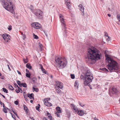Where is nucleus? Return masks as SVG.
I'll return each instance as SVG.
<instances>
[{"label": "nucleus", "mask_w": 120, "mask_h": 120, "mask_svg": "<svg viewBox=\"0 0 120 120\" xmlns=\"http://www.w3.org/2000/svg\"><path fill=\"white\" fill-rule=\"evenodd\" d=\"M44 104L46 105L50 106H51L52 105V104L50 102H48L47 100L45 101L44 102Z\"/></svg>", "instance_id": "f3484780"}, {"label": "nucleus", "mask_w": 120, "mask_h": 120, "mask_svg": "<svg viewBox=\"0 0 120 120\" xmlns=\"http://www.w3.org/2000/svg\"><path fill=\"white\" fill-rule=\"evenodd\" d=\"M17 72L18 73V74L21 75V73L18 70L17 71Z\"/></svg>", "instance_id": "6e6d98bb"}, {"label": "nucleus", "mask_w": 120, "mask_h": 120, "mask_svg": "<svg viewBox=\"0 0 120 120\" xmlns=\"http://www.w3.org/2000/svg\"><path fill=\"white\" fill-rule=\"evenodd\" d=\"M108 62L106 67L111 72H116L118 73H120L119 66L117 62L110 57H108L106 59Z\"/></svg>", "instance_id": "f257e3e1"}, {"label": "nucleus", "mask_w": 120, "mask_h": 120, "mask_svg": "<svg viewBox=\"0 0 120 120\" xmlns=\"http://www.w3.org/2000/svg\"><path fill=\"white\" fill-rule=\"evenodd\" d=\"M94 120H98V119L97 118H96L95 117L94 118Z\"/></svg>", "instance_id": "774afa93"}, {"label": "nucleus", "mask_w": 120, "mask_h": 120, "mask_svg": "<svg viewBox=\"0 0 120 120\" xmlns=\"http://www.w3.org/2000/svg\"><path fill=\"white\" fill-rule=\"evenodd\" d=\"M22 34V36H23V38H23V40L25 39V36H26L24 34Z\"/></svg>", "instance_id": "603ef678"}, {"label": "nucleus", "mask_w": 120, "mask_h": 120, "mask_svg": "<svg viewBox=\"0 0 120 120\" xmlns=\"http://www.w3.org/2000/svg\"><path fill=\"white\" fill-rule=\"evenodd\" d=\"M33 13L39 19H42L43 13L41 10L39 9L35 10Z\"/></svg>", "instance_id": "423d86ee"}, {"label": "nucleus", "mask_w": 120, "mask_h": 120, "mask_svg": "<svg viewBox=\"0 0 120 120\" xmlns=\"http://www.w3.org/2000/svg\"><path fill=\"white\" fill-rule=\"evenodd\" d=\"M36 79L34 78H33L32 79V81L34 83H35V80Z\"/></svg>", "instance_id": "c03bdc74"}, {"label": "nucleus", "mask_w": 120, "mask_h": 120, "mask_svg": "<svg viewBox=\"0 0 120 120\" xmlns=\"http://www.w3.org/2000/svg\"><path fill=\"white\" fill-rule=\"evenodd\" d=\"M19 90H20L21 91V93H22V90L21 89V88H20V89H19Z\"/></svg>", "instance_id": "e2e57ef3"}, {"label": "nucleus", "mask_w": 120, "mask_h": 120, "mask_svg": "<svg viewBox=\"0 0 120 120\" xmlns=\"http://www.w3.org/2000/svg\"><path fill=\"white\" fill-rule=\"evenodd\" d=\"M55 62L56 67L60 69L64 68L67 64L66 60H65L61 57H56Z\"/></svg>", "instance_id": "7ed1b4c3"}, {"label": "nucleus", "mask_w": 120, "mask_h": 120, "mask_svg": "<svg viewBox=\"0 0 120 120\" xmlns=\"http://www.w3.org/2000/svg\"><path fill=\"white\" fill-rule=\"evenodd\" d=\"M1 1L3 7L6 10L13 14L14 13L13 6L11 2H5L4 0H1Z\"/></svg>", "instance_id": "20e7f679"}, {"label": "nucleus", "mask_w": 120, "mask_h": 120, "mask_svg": "<svg viewBox=\"0 0 120 120\" xmlns=\"http://www.w3.org/2000/svg\"><path fill=\"white\" fill-rule=\"evenodd\" d=\"M55 113L56 115L58 117H60V115L59 113H58V112H56Z\"/></svg>", "instance_id": "f704fd0d"}, {"label": "nucleus", "mask_w": 120, "mask_h": 120, "mask_svg": "<svg viewBox=\"0 0 120 120\" xmlns=\"http://www.w3.org/2000/svg\"><path fill=\"white\" fill-rule=\"evenodd\" d=\"M90 47V63L93 64L101 59V55L96 48L93 46Z\"/></svg>", "instance_id": "f03ea898"}, {"label": "nucleus", "mask_w": 120, "mask_h": 120, "mask_svg": "<svg viewBox=\"0 0 120 120\" xmlns=\"http://www.w3.org/2000/svg\"><path fill=\"white\" fill-rule=\"evenodd\" d=\"M74 110H75L76 111H78V109L77 108H76L75 107L73 109Z\"/></svg>", "instance_id": "de8ad7c7"}, {"label": "nucleus", "mask_w": 120, "mask_h": 120, "mask_svg": "<svg viewBox=\"0 0 120 120\" xmlns=\"http://www.w3.org/2000/svg\"><path fill=\"white\" fill-rule=\"evenodd\" d=\"M60 18L61 22L62 23V25L63 26L64 28L65 29H65H66V27L65 26H66L65 22L63 18V17L61 14L60 15Z\"/></svg>", "instance_id": "0eeeda50"}, {"label": "nucleus", "mask_w": 120, "mask_h": 120, "mask_svg": "<svg viewBox=\"0 0 120 120\" xmlns=\"http://www.w3.org/2000/svg\"><path fill=\"white\" fill-rule=\"evenodd\" d=\"M8 87L11 90H14V88L11 85H9Z\"/></svg>", "instance_id": "cd10ccee"}, {"label": "nucleus", "mask_w": 120, "mask_h": 120, "mask_svg": "<svg viewBox=\"0 0 120 120\" xmlns=\"http://www.w3.org/2000/svg\"><path fill=\"white\" fill-rule=\"evenodd\" d=\"M19 89H16L15 90V91L17 93H19L20 92Z\"/></svg>", "instance_id": "ea45409f"}, {"label": "nucleus", "mask_w": 120, "mask_h": 120, "mask_svg": "<svg viewBox=\"0 0 120 120\" xmlns=\"http://www.w3.org/2000/svg\"><path fill=\"white\" fill-rule=\"evenodd\" d=\"M93 79V76H90V82H91V80H92Z\"/></svg>", "instance_id": "4d7b16f0"}, {"label": "nucleus", "mask_w": 120, "mask_h": 120, "mask_svg": "<svg viewBox=\"0 0 120 120\" xmlns=\"http://www.w3.org/2000/svg\"><path fill=\"white\" fill-rule=\"evenodd\" d=\"M56 91L57 93H59L60 92L61 90L59 88H57L56 89Z\"/></svg>", "instance_id": "bb28decb"}, {"label": "nucleus", "mask_w": 120, "mask_h": 120, "mask_svg": "<svg viewBox=\"0 0 120 120\" xmlns=\"http://www.w3.org/2000/svg\"><path fill=\"white\" fill-rule=\"evenodd\" d=\"M12 28V26H9L8 28V29L9 30H10Z\"/></svg>", "instance_id": "58836bf2"}, {"label": "nucleus", "mask_w": 120, "mask_h": 120, "mask_svg": "<svg viewBox=\"0 0 120 120\" xmlns=\"http://www.w3.org/2000/svg\"><path fill=\"white\" fill-rule=\"evenodd\" d=\"M117 90L116 88L114 87H113L111 91L109 92V94L111 96H112V95L111 94V93H112V94H115V93L117 92Z\"/></svg>", "instance_id": "f8f14e48"}, {"label": "nucleus", "mask_w": 120, "mask_h": 120, "mask_svg": "<svg viewBox=\"0 0 120 120\" xmlns=\"http://www.w3.org/2000/svg\"><path fill=\"white\" fill-rule=\"evenodd\" d=\"M79 84L77 81H76L75 83V86L78 89V88Z\"/></svg>", "instance_id": "412c9836"}, {"label": "nucleus", "mask_w": 120, "mask_h": 120, "mask_svg": "<svg viewBox=\"0 0 120 120\" xmlns=\"http://www.w3.org/2000/svg\"><path fill=\"white\" fill-rule=\"evenodd\" d=\"M23 60L25 63H26L27 62V60L25 59H23Z\"/></svg>", "instance_id": "49530a36"}, {"label": "nucleus", "mask_w": 120, "mask_h": 120, "mask_svg": "<svg viewBox=\"0 0 120 120\" xmlns=\"http://www.w3.org/2000/svg\"><path fill=\"white\" fill-rule=\"evenodd\" d=\"M39 65L43 73H44L45 74H47L48 73L45 69L43 68L41 64H39Z\"/></svg>", "instance_id": "4468645a"}, {"label": "nucleus", "mask_w": 120, "mask_h": 120, "mask_svg": "<svg viewBox=\"0 0 120 120\" xmlns=\"http://www.w3.org/2000/svg\"><path fill=\"white\" fill-rule=\"evenodd\" d=\"M20 81H19L18 80L17 81V83L18 84V85H20V84H21V83H20Z\"/></svg>", "instance_id": "8fccbe9b"}, {"label": "nucleus", "mask_w": 120, "mask_h": 120, "mask_svg": "<svg viewBox=\"0 0 120 120\" xmlns=\"http://www.w3.org/2000/svg\"><path fill=\"white\" fill-rule=\"evenodd\" d=\"M108 15L109 17H110L111 16V15L110 14H108Z\"/></svg>", "instance_id": "0e129e2a"}, {"label": "nucleus", "mask_w": 120, "mask_h": 120, "mask_svg": "<svg viewBox=\"0 0 120 120\" xmlns=\"http://www.w3.org/2000/svg\"><path fill=\"white\" fill-rule=\"evenodd\" d=\"M3 109V111L5 113H6L7 112V109H8L6 108V107L5 108V107Z\"/></svg>", "instance_id": "393cba45"}, {"label": "nucleus", "mask_w": 120, "mask_h": 120, "mask_svg": "<svg viewBox=\"0 0 120 120\" xmlns=\"http://www.w3.org/2000/svg\"><path fill=\"white\" fill-rule=\"evenodd\" d=\"M116 17L119 21L120 22V15L119 14L117 15Z\"/></svg>", "instance_id": "c756f323"}, {"label": "nucleus", "mask_w": 120, "mask_h": 120, "mask_svg": "<svg viewBox=\"0 0 120 120\" xmlns=\"http://www.w3.org/2000/svg\"><path fill=\"white\" fill-rule=\"evenodd\" d=\"M103 70L105 71L106 72H109V71L108 70L105 68H103L102 69Z\"/></svg>", "instance_id": "7c9ffc66"}, {"label": "nucleus", "mask_w": 120, "mask_h": 120, "mask_svg": "<svg viewBox=\"0 0 120 120\" xmlns=\"http://www.w3.org/2000/svg\"><path fill=\"white\" fill-rule=\"evenodd\" d=\"M33 88L34 90L36 92H38V89L37 88H35L34 87H33Z\"/></svg>", "instance_id": "c9c22d12"}, {"label": "nucleus", "mask_w": 120, "mask_h": 120, "mask_svg": "<svg viewBox=\"0 0 120 120\" xmlns=\"http://www.w3.org/2000/svg\"><path fill=\"white\" fill-rule=\"evenodd\" d=\"M34 95L33 93H31L30 94H27V96L31 99H34Z\"/></svg>", "instance_id": "dca6fc26"}, {"label": "nucleus", "mask_w": 120, "mask_h": 120, "mask_svg": "<svg viewBox=\"0 0 120 120\" xmlns=\"http://www.w3.org/2000/svg\"><path fill=\"white\" fill-rule=\"evenodd\" d=\"M10 39V37L9 35H7V37H6V40H8L9 42V40Z\"/></svg>", "instance_id": "72a5a7b5"}, {"label": "nucleus", "mask_w": 120, "mask_h": 120, "mask_svg": "<svg viewBox=\"0 0 120 120\" xmlns=\"http://www.w3.org/2000/svg\"><path fill=\"white\" fill-rule=\"evenodd\" d=\"M30 118L31 119V120H34V119L33 117H30Z\"/></svg>", "instance_id": "680f3d73"}, {"label": "nucleus", "mask_w": 120, "mask_h": 120, "mask_svg": "<svg viewBox=\"0 0 120 120\" xmlns=\"http://www.w3.org/2000/svg\"><path fill=\"white\" fill-rule=\"evenodd\" d=\"M79 105L80 106H81L82 107H83V106H84V104H82L80 102H79Z\"/></svg>", "instance_id": "a19ab883"}, {"label": "nucleus", "mask_w": 120, "mask_h": 120, "mask_svg": "<svg viewBox=\"0 0 120 120\" xmlns=\"http://www.w3.org/2000/svg\"><path fill=\"white\" fill-rule=\"evenodd\" d=\"M56 84L57 87L61 89H62L63 87L62 83L60 82L56 81Z\"/></svg>", "instance_id": "9d476101"}, {"label": "nucleus", "mask_w": 120, "mask_h": 120, "mask_svg": "<svg viewBox=\"0 0 120 120\" xmlns=\"http://www.w3.org/2000/svg\"><path fill=\"white\" fill-rule=\"evenodd\" d=\"M11 115L12 117L14 119V117H15V116H14V115L12 113H11Z\"/></svg>", "instance_id": "5fc2aeb1"}, {"label": "nucleus", "mask_w": 120, "mask_h": 120, "mask_svg": "<svg viewBox=\"0 0 120 120\" xmlns=\"http://www.w3.org/2000/svg\"><path fill=\"white\" fill-rule=\"evenodd\" d=\"M79 7L80 8V11H81L82 15V16L84 15V8L83 6L81 4H80L79 6Z\"/></svg>", "instance_id": "9b49d317"}, {"label": "nucleus", "mask_w": 120, "mask_h": 120, "mask_svg": "<svg viewBox=\"0 0 120 120\" xmlns=\"http://www.w3.org/2000/svg\"><path fill=\"white\" fill-rule=\"evenodd\" d=\"M88 50V53H87V56L85 57V59L87 63L89 64V59H90V48H89Z\"/></svg>", "instance_id": "1a4fd4ad"}, {"label": "nucleus", "mask_w": 120, "mask_h": 120, "mask_svg": "<svg viewBox=\"0 0 120 120\" xmlns=\"http://www.w3.org/2000/svg\"><path fill=\"white\" fill-rule=\"evenodd\" d=\"M23 106L24 109L25 111V112L26 113H27L28 110V108L25 105H24Z\"/></svg>", "instance_id": "4be33fe9"}, {"label": "nucleus", "mask_w": 120, "mask_h": 120, "mask_svg": "<svg viewBox=\"0 0 120 120\" xmlns=\"http://www.w3.org/2000/svg\"><path fill=\"white\" fill-rule=\"evenodd\" d=\"M80 77L81 79L85 80L84 81V84L85 86H88L90 87V73L89 72L87 71L84 76L82 75H81Z\"/></svg>", "instance_id": "39448f33"}, {"label": "nucleus", "mask_w": 120, "mask_h": 120, "mask_svg": "<svg viewBox=\"0 0 120 120\" xmlns=\"http://www.w3.org/2000/svg\"><path fill=\"white\" fill-rule=\"evenodd\" d=\"M108 38L107 39V40L108 41H109L111 40V38L108 36Z\"/></svg>", "instance_id": "a18cd8bd"}, {"label": "nucleus", "mask_w": 120, "mask_h": 120, "mask_svg": "<svg viewBox=\"0 0 120 120\" xmlns=\"http://www.w3.org/2000/svg\"><path fill=\"white\" fill-rule=\"evenodd\" d=\"M49 115H48L49 118L50 119V120H52V116L49 113Z\"/></svg>", "instance_id": "4c0bfd02"}, {"label": "nucleus", "mask_w": 120, "mask_h": 120, "mask_svg": "<svg viewBox=\"0 0 120 120\" xmlns=\"http://www.w3.org/2000/svg\"><path fill=\"white\" fill-rule=\"evenodd\" d=\"M71 78L73 79H74L75 78V76L74 74H71Z\"/></svg>", "instance_id": "e433bc0d"}, {"label": "nucleus", "mask_w": 120, "mask_h": 120, "mask_svg": "<svg viewBox=\"0 0 120 120\" xmlns=\"http://www.w3.org/2000/svg\"><path fill=\"white\" fill-rule=\"evenodd\" d=\"M26 76L28 78H30V74L27 73H26Z\"/></svg>", "instance_id": "473e14b6"}, {"label": "nucleus", "mask_w": 120, "mask_h": 120, "mask_svg": "<svg viewBox=\"0 0 120 120\" xmlns=\"http://www.w3.org/2000/svg\"><path fill=\"white\" fill-rule=\"evenodd\" d=\"M2 90L4 92L6 93H8V90L7 89L4 88H2Z\"/></svg>", "instance_id": "a878e982"}, {"label": "nucleus", "mask_w": 120, "mask_h": 120, "mask_svg": "<svg viewBox=\"0 0 120 120\" xmlns=\"http://www.w3.org/2000/svg\"><path fill=\"white\" fill-rule=\"evenodd\" d=\"M30 102L31 103H33V100H31L30 101Z\"/></svg>", "instance_id": "69168bd1"}, {"label": "nucleus", "mask_w": 120, "mask_h": 120, "mask_svg": "<svg viewBox=\"0 0 120 120\" xmlns=\"http://www.w3.org/2000/svg\"><path fill=\"white\" fill-rule=\"evenodd\" d=\"M26 71L27 72H29V70L27 69H26Z\"/></svg>", "instance_id": "052dcab7"}, {"label": "nucleus", "mask_w": 120, "mask_h": 120, "mask_svg": "<svg viewBox=\"0 0 120 120\" xmlns=\"http://www.w3.org/2000/svg\"><path fill=\"white\" fill-rule=\"evenodd\" d=\"M56 109L57 112L58 113H60L61 112V110L60 109V107L58 106L56 108Z\"/></svg>", "instance_id": "6ab92c4d"}, {"label": "nucleus", "mask_w": 120, "mask_h": 120, "mask_svg": "<svg viewBox=\"0 0 120 120\" xmlns=\"http://www.w3.org/2000/svg\"><path fill=\"white\" fill-rule=\"evenodd\" d=\"M33 37L34 38H35L36 39H37L38 38V37L37 35H35L34 34H33Z\"/></svg>", "instance_id": "2f4dec72"}, {"label": "nucleus", "mask_w": 120, "mask_h": 120, "mask_svg": "<svg viewBox=\"0 0 120 120\" xmlns=\"http://www.w3.org/2000/svg\"><path fill=\"white\" fill-rule=\"evenodd\" d=\"M65 4H67L66 5L67 6V8L69 9L71 8V6L69 5L70 1L69 0H65Z\"/></svg>", "instance_id": "ddd939ff"}, {"label": "nucleus", "mask_w": 120, "mask_h": 120, "mask_svg": "<svg viewBox=\"0 0 120 120\" xmlns=\"http://www.w3.org/2000/svg\"><path fill=\"white\" fill-rule=\"evenodd\" d=\"M105 36L108 37V34L106 32H105Z\"/></svg>", "instance_id": "37998d69"}, {"label": "nucleus", "mask_w": 120, "mask_h": 120, "mask_svg": "<svg viewBox=\"0 0 120 120\" xmlns=\"http://www.w3.org/2000/svg\"><path fill=\"white\" fill-rule=\"evenodd\" d=\"M13 112L16 116H17V114L14 111L12 110Z\"/></svg>", "instance_id": "864d4df0"}, {"label": "nucleus", "mask_w": 120, "mask_h": 120, "mask_svg": "<svg viewBox=\"0 0 120 120\" xmlns=\"http://www.w3.org/2000/svg\"><path fill=\"white\" fill-rule=\"evenodd\" d=\"M40 107L39 106H37L36 107V110L38 111H39V108Z\"/></svg>", "instance_id": "09e8293b"}, {"label": "nucleus", "mask_w": 120, "mask_h": 120, "mask_svg": "<svg viewBox=\"0 0 120 120\" xmlns=\"http://www.w3.org/2000/svg\"><path fill=\"white\" fill-rule=\"evenodd\" d=\"M19 86L20 87H21L22 86V85L21 84H21H20V85H19Z\"/></svg>", "instance_id": "338daca9"}, {"label": "nucleus", "mask_w": 120, "mask_h": 120, "mask_svg": "<svg viewBox=\"0 0 120 120\" xmlns=\"http://www.w3.org/2000/svg\"><path fill=\"white\" fill-rule=\"evenodd\" d=\"M7 66H8V68L9 70L10 71L11 70V69H10V67H9V65H7Z\"/></svg>", "instance_id": "bf43d9fd"}, {"label": "nucleus", "mask_w": 120, "mask_h": 120, "mask_svg": "<svg viewBox=\"0 0 120 120\" xmlns=\"http://www.w3.org/2000/svg\"><path fill=\"white\" fill-rule=\"evenodd\" d=\"M71 107H72V108H73V109L75 107V105L73 104H71Z\"/></svg>", "instance_id": "79ce46f5"}, {"label": "nucleus", "mask_w": 120, "mask_h": 120, "mask_svg": "<svg viewBox=\"0 0 120 120\" xmlns=\"http://www.w3.org/2000/svg\"><path fill=\"white\" fill-rule=\"evenodd\" d=\"M43 120H48L45 117H44L43 118Z\"/></svg>", "instance_id": "13d9d810"}, {"label": "nucleus", "mask_w": 120, "mask_h": 120, "mask_svg": "<svg viewBox=\"0 0 120 120\" xmlns=\"http://www.w3.org/2000/svg\"><path fill=\"white\" fill-rule=\"evenodd\" d=\"M7 35H9L7 34H4L2 35V38L6 41L7 42H8V40H6V37Z\"/></svg>", "instance_id": "2eb2a0df"}, {"label": "nucleus", "mask_w": 120, "mask_h": 120, "mask_svg": "<svg viewBox=\"0 0 120 120\" xmlns=\"http://www.w3.org/2000/svg\"><path fill=\"white\" fill-rule=\"evenodd\" d=\"M38 45L40 50L41 51L42 48L43 47V45L39 42L38 43Z\"/></svg>", "instance_id": "aec40b11"}, {"label": "nucleus", "mask_w": 120, "mask_h": 120, "mask_svg": "<svg viewBox=\"0 0 120 120\" xmlns=\"http://www.w3.org/2000/svg\"><path fill=\"white\" fill-rule=\"evenodd\" d=\"M31 25L32 27L36 29H39L41 27V25L37 22H34Z\"/></svg>", "instance_id": "6e6552de"}, {"label": "nucleus", "mask_w": 120, "mask_h": 120, "mask_svg": "<svg viewBox=\"0 0 120 120\" xmlns=\"http://www.w3.org/2000/svg\"><path fill=\"white\" fill-rule=\"evenodd\" d=\"M26 67L27 68L30 69H31L32 68L30 64L29 63L27 64H26Z\"/></svg>", "instance_id": "5701e85b"}, {"label": "nucleus", "mask_w": 120, "mask_h": 120, "mask_svg": "<svg viewBox=\"0 0 120 120\" xmlns=\"http://www.w3.org/2000/svg\"><path fill=\"white\" fill-rule=\"evenodd\" d=\"M14 103L16 105H17L18 103V102L17 101H15Z\"/></svg>", "instance_id": "3c124183"}, {"label": "nucleus", "mask_w": 120, "mask_h": 120, "mask_svg": "<svg viewBox=\"0 0 120 120\" xmlns=\"http://www.w3.org/2000/svg\"><path fill=\"white\" fill-rule=\"evenodd\" d=\"M78 113L79 115L80 116H83L84 114V112L82 110L78 111Z\"/></svg>", "instance_id": "a211bd4d"}, {"label": "nucleus", "mask_w": 120, "mask_h": 120, "mask_svg": "<svg viewBox=\"0 0 120 120\" xmlns=\"http://www.w3.org/2000/svg\"><path fill=\"white\" fill-rule=\"evenodd\" d=\"M21 83L22 85V86L24 87H27V85L26 84V83Z\"/></svg>", "instance_id": "c85d7f7f"}, {"label": "nucleus", "mask_w": 120, "mask_h": 120, "mask_svg": "<svg viewBox=\"0 0 120 120\" xmlns=\"http://www.w3.org/2000/svg\"><path fill=\"white\" fill-rule=\"evenodd\" d=\"M29 8L31 10V11L33 13L35 10V9H34L33 6L32 5H30V7Z\"/></svg>", "instance_id": "b1692460"}]
</instances>
